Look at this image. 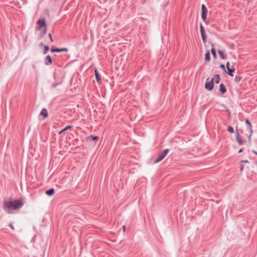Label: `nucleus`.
Segmentation results:
<instances>
[{
    "mask_svg": "<svg viewBox=\"0 0 257 257\" xmlns=\"http://www.w3.org/2000/svg\"><path fill=\"white\" fill-rule=\"evenodd\" d=\"M24 205L23 200L21 199L14 200L13 201H4L3 202V209L9 214L13 213V211L19 209Z\"/></svg>",
    "mask_w": 257,
    "mask_h": 257,
    "instance_id": "f257e3e1",
    "label": "nucleus"
},
{
    "mask_svg": "<svg viewBox=\"0 0 257 257\" xmlns=\"http://www.w3.org/2000/svg\"><path fill=\"white\" fill-rule=\"evenodd\" d=\"M169 150L168 149H165L162 152L160 153L158 155L157 158L154 161L155 163H158L161 161L168 154Z\"/></svg>",
    "mask_w": 257,
    "mask_h": 257,
    "instance_id": "f03ea898",
    "label": "nucleus"
},
{
    "mask_svg": "<svg viewBox=\"0 0 257 257\" xmlns=\"http://www.w3.org/2000/svg\"><path fill=\"white\" fill-rule=\"evenodd\" d=\"M209 79V78L207 79V81L205 85V88L208 90H212L214 87V83L212 80L211 79L208 81Z\"/></svg>",
    "mask_w": 257,
    "mask_h": 257,
    "instance_id": "7ed1b4c3",
    "label": "nucleus"
},
{
    "mask_svg": "<svg viewBox=\"0 0 257 257\" xmlns=\"http://www.w3.org/2000/svg\"><path fill=\"white\" fill-rule=\"evenodd\" d=\"M230 63L229 62L226 63L227 70H225V72L230 76H233V72L235 71V68L233 67L232 68L229 67Z\"/></svg>",
    "mask_w": 257,
    "mask_h": 257,
    "instance_id": "20e7f679",
    "label": "nucleus"
},
{
    "mask_svg": "<svg viewBox=\"0 0 257 257\" xmlns=\"http://www.w3.org/2000/svg\"><path fill=\"white\" fill-rule=\"evenodd\" d=\"M37 24L39 25L38 27V30H40L42 27H47V25L44 19H39L37 22Z\"/></svg>",
    "mask_w": 257,
    "mask_h": 257,
    "instance_id": "39448f33",
    "label": "nucleus"
},
{
    "mask_svg": "<svg viewBox=\"0 0 257 257\" xmlns=\"http://www.w3.org/2000/svg\"><path fill=\"white\" fill-rule=\"evenodd\" d=\"M68 49L67 48H60V49H59V48H55L54 46L52 47L51 48V51L52 52V53H54V52H67L68 51Z\"/></svg>",
    "mask_w": 257,
    "mask_h": 257,
    "instance_id": "423d86ee",
    "label": "nucleus"
},
{
    "mask_svg": "<svg viewBox=\"0 0 257 257\" xmlns=\"http://www.w3.org/2000/svg\"><path fill=\"white\" fill-rule=\"evenodd\" d=\"M236 132L235 133V135H236V141H237V142L238 143V144L239 145H242L246 142L245 140H242L240 138L239 134L237 131V126L236 127Z\"/></svg>",
    "mask_w": 257,
    "mask_h": 257,
    "instance_id": "0eeeda50",
    "label": "nucleus"
},
{
    "mask_svg": "<svg viewBox=\"0 0 257 257\" xmlns=\"http://www.w3.org/2000/svg\"><path fill=\"white\" fill-rule=\"evenodd\" d=\"M245 123H246L247 127L248 128V129L249 130V132H250L249 137H250L251 135H252V129L251 124L250 122L249 121V120L248 119H246V120H245Z\"/></svg>",
    "mask_w": 257,
    "mask_h": 257,
    "instance_id": "6e6552de",
    "label": "nucleus"
},
{
    "mask_svg": "<svg viewBox=\"0 0 257 257\" xmlns=\"http://www.w3.org/2000/svg\"><path fill=\"white\" fill-rule=\"evenodd\" d=\"M45 64L49 65L52 64V59L50 55H47L44 60Z\"/></svg>",
    "mask_w": 257,
    "mask_h": 257,
    "instance_id": "1a4fd4ad",
    "label": "nucleus"
},
{
    "mask_svg": "<svg viewBox=\"0 0 257 257\" xmlns=\"http://www.w3.org/2000/svg\"><path fill=\"white\" fill-rule=\"evenodd\" d=\"M40 114L43 116V119L46 118L48 116V112L47 109L46 108H43Z\"/></svg>",
    "mask_w": 257,
    "mask_h": 257,
    "instance_id": "9d476101",
    "label": "nucleus"
},
{
    "mask_svg": "<svg viewBox=\"0 0 257 257\" xmlns=\"http://www.w3.org/2000/svg\"><path fill=\"white\" fill-rule=\"evenodd\" d=\"M212 81L214 82V81L216 83H218L219 82L220 80V76L219 74H215L213 78L211 79Z\"/></svg>",
    "mask_w": 257,
    "mask_h": 257,
    "instance_id": "9b49d317",
    "label": "nucleus"
},
{
    "mask_svg": "<svg viewBox=\"0 0 257 257\" xmlns=\"http://www.w3.org/2000/svg\"><path fill=\"white\" fill-rule=\"evenodd\" d=\"M219 91L221 92L222 94H224L226 92V89L225 85L221 83L220 84Z\"/></svg>",
    "mask_w": 257,
    "mask_h": 257,
    "instance_id": "f8f14e48",
    "label": "nucleus"
},
{
    "mask_svg": "<svg viewBox=\"0 0 257 257\" xmlns=\"http://www.w3.org/2000/svg\"><path fill=\"white\" fill-rule=\"evenodd\" d=\"M201 14L207 15L208 10L204 4L201 6Z\"/></svg>",
    "mask_w": 257,
    "mask_h": 257,
    "instance_id": "ddd939ff",
    "label": "nucleus"
},
{
    "mask_svg": "<svg viewBox=\"0 0 257 257\" xmlns=\"http://www.w3.org/2000/svg\"><path fill=\"white\" fill-rule=\"evenodd\" d=\"M87 139L88 141L93 140L94 141H97L99 139V138L97 136H93L92 135H90L87 137Z\"/></svg>",
    "mask_w": 257,
    "mask_h": 257,
    "instance_id": "4468645a",
    "label": "nucleus"
},
{
    "mask_svg": "<svg viewBox=\"0 0 257 257\" xmlns=\"http://www.w3.org/2000/svg\"><path fill=\"white\" fill-rule=\"evenodd\" d=\"M94 72H95L96 79L97 81L99 82L101 80L100 76L96 69H95Z\"/></svg>",
    "mask_w": 257,
    "mask_h": 257,
    "instance_id": "2eb2a0df",
    "label": "nucleus"
},
{
    "mask_svg": "<svg viewBox=\"0 0 257 257\" xmlns=\"http://www.w3.org/2000/svg\"><path fill=\"white\" fill-rule=\"evenodd\" d=\"M55 193L54 189L52 188L46 191V194L49 196H52Z\"/></svg>",
    "mask_w": 257,
    "mask_h": 257,
    "instance_id": "dca6fc26",
    "label": "nucleus"
},
{
    "mask_svg": "<svg viewBox=\"0 0 257 257\" xmlns=\"http://www.w3.org/2000/svg\"><path fill=\"white\" fill-rule=\"evenodd\" d=\"M210 60V55L209 51L208 50L207 53L205 55V61L206 62L209 61Z\"/></svg>",
    "mask_w": 257,
    "mask_h": 257,
    "instance_id": "f3484780",
    "label": "nucleus"
},
{
    "mask_svg": "<svg viewBox=\"0 0 257 257\" xmlns=\"http://www.w3.org/2000/svg\"><path fill=\"white\" fill-rule=\"evenodd\" d=\"M218 53L219 54L220 57L222 59H226V56H225L224 55V52L223 51L219 50H218Z\"/></svg>",
    "mask_w": 257,
    "mask_h": 257,
    "instance_id": "a211bd4d",
    "label": "nucleus"
},
{
    "mask_svg": "<svg viewBox=\"0 0 257 257\" xmlns=\"http://www.w3.org/2000/svg\"><path fill=\"white\" fill-rule=\"evenodd\" d=\"M72 127V125H67L65 127H64L63 130H62L61 131H60L59 132V134L60 135L61 134H62L64 132L67 131V130L69 129V128H71Z\"/></svg>",
    "mask_w": 257,
    "mask_h": 257,
    "instance_id": "6ab92c4d",
    "label": "nucleus"
},
{
    "mask_svg": "<svg viewBox=\"0 0 257 257\" xmlns=\"http://www.w3.org/2000/svg\"><path fill=\"white\" fill-rule=\"evenodd\" d=\"M201 37H202V41H203V43H205L207 41V37H206L205 32H203V33H201Z\"/></svg>",
    "mask_w": 257,
    "mask_h": 257,
    "instance_id": "aec40b11",
    "label": "nucleus"
},
{
    "mask_svg": "<svg viewBox=\"0 0 257 257\" xmlns=\"http://www.w3.org/2000/svg\"><path fill=\"white\" fill-rule=\"evenodd\" d=\"M211 53L212 55L213 56L214 58H216V53L215 48L213 47L211 50Z\"/></svg>",
    "mask_w": 257,
    "mask_h": 257,
    "instance_id": "412c9836",
    "label": "nucleus"
},
{
    "mask_svg": "<svg viewBox=\"0 0 257 257\" xmlns=\"http://www.w3.org/2000/svg\"><path fill=\"white\" fill-rule=\"evenodd\" d=\"M49 50V48L48 46H44L43 50V54H46Z\"/></svg>",
    "mask_w": 257,
    "mask_h": 257,
    "instance_id": "4be33fe9",
    "label": "nucleus"
},
{
    "mask_svg": "<svg viewBox=\"0 0 257 257\" xmlns=\"http://www.w3.org/2000/svg\"><path fill=\"white\" fill-rule=\"evenodd\" d=\"M46 32H47V27L44 28V29L42 31V32L41 33V37H43L44 36V35H45L46 34Z\"/></svg>",
    "mask_w": 257,
    "mask_h": 257,
    "instance_id": "5701e85b",
    "label": "nucleus"
},
{
    "mask_svg": "<svg viewBox=\"0 0 257 257\" xmlns=\"http://www.w3.org/2000/svg\"><path fill=\"white\" fill-rule=\"evenodd\" d=\"M241 79V77L240 76H235L234 80L236 82H239Z\"/></svg>",
    "mask_w": 257,
    "mask_h": 257,
    "instance_id": "b1692460",
    "label": "nucleus"
},
{
    "mask_svg": "<svg viewBox=\"0 0 257 257\" xmlns=\"http://www.w3.org/2000/svg\"><path fill=\"white\" fill-rule=\"evenodd\" d=\"M227 131L230 133H234V129L231 126H229L228 127H227Z\"/></svg>",
    "mask_w": 257,
    "mask_h": 257,
    "instance_id": "393cba45",
    "label": "nucleus"
},
{
    "mask_svg": "<svg viewBox=\"0 0 257 257\" xmlns=\"http://www.w3.org/2000/svg\"><path fill=\"white\" fill-rule=\"evenodd\" d=\"M200 28L201 33H202L203 32H205V30H204V27H203L202 23L200 24Z\"/></svg>",
    "mask_w": 257,
    "mask_h": 257,
    "instance_id": "a878e982",
    "label": "nucleus"
},
{
    "mask_svg": "<svg viewBox=\"0 0 257 257\" xmlns=\"http://www.w3.org/2000/svg\"><path fill=\"white\" fill-rule=\"evenodd\" d=\"M201 17H202V19L203 21L204 22H205V21L207 19V15H204V14H201Z\"/></svg>",
    "mask_w": 257,
    "mask_h": 257,
    "instance_id": "bb28decb",
    "label": "nucleus"
},
{
    "mask_svg": "<svg viewBox=\"0 0 257 257\" xmlns=\"http://www.w3.org/2000/svg\"><path fill=\"white\" fill-rule=\"evenodd\" d=\"M220 67L223 70H224V71H225V65L223 64H221L220 65Z\"/></svg>",
    "mask_w": 257,
    "mask_h": 257,
    "instance_id": "cd10ccee",
    "label": "nucleus"
},
{
    "mask_svg": "<svg viewBox=\"0 0 257 257\" xmlns=\"http://www.w3.org/2000/svg\"><path fill=\"white\" fill-rule=\"evenodd\" d=\"M58 85V83H53L52 85V86L53 87V88H55L57 85Z\"/></svg>",
    "mask_w": 257,
    "mask_h": 257,
    "instance_id": "c85d7f7f",
    "label": "nucleus"
},
{
    "mask_svg": "<svg viewBox=\"0 0 257 257\" xmlns=\"http://www.w3.org/2000/svg\"><path fill=\"white\" fill-rule=\"evenodd\" d=\"M9 226L13 229V230H14V226L13 225L12 223H10L9 224Z\"/></svg>",
    "mask_w": 257,
    "mask_h": 257,
    "instance_id": "c756f323",
    "label": "nucleus"
},
{
    "mask_svg": "<svg viewBox=\"0 0 257 257\" xmlns=\"http://www.w3.org/2000/svg\"><path fill=\"white\" fill-rule=\"evenodd\" d=\"M49 36L50 37L51 42H52L53 41V40L52 39V36H51V34L50 33L49 34Z\"/></svg>",
    "mask_w": 257,
    "mask_h": 257,
    "instance_id": "7c9ffc66",
    "label": "nucleus"
},
{
    "mask_svg": "<svg viewBox=\"0 0 257 257\" xmlns=\"http://www.w3.org/2000/svg\"><path fill=\"white\" fill-rule=\"evenodd\" d=\"M241 163H243H243H248V161L247 160H242V161H241Z\"/></svg>",
    "mask_w": 257,
    "mask_h": 257,
    "instance_id": "2f4dec72",
    "label": "nucleus"
},
{
    "mask_svg": "<svg viewBox=\"0 0 257 257\" xmlns=\"http://www.w3.org/2000/svg\"><path fill=\"white\" fill-rule=\"evenodd\" d=\"M243 167H244V166L243 165H241V167H240V171H242L243 169Z\"/></svg>",
    "mask_w": 257,
    "mask_h": 257,
    "instance_id": "473e14b6",
    "label": "nucleus"
},
{
    "mask_svg": "<svg viewBox=\"0 0 257 257\" xmlns=\"http://www.w3.org/2000/svg\"><path fill=\"white\" fill-rule=\"evenodd\" d=\"M243 148H241V149L239 150L238 153H241V152L243 151Z\"/></svg>",
    "mask_w": 257,
    "mask_h": 257,
    "instance_id": "72a5a7b5",
    "label": "nucleus"
},
{
    "mask_svg": "<svg viewBox=\"0 0 257 257\" xmlns=\"http://www.w3.org/2000/svg\"><path fill=\"white\" fill-rule=\"evenodd\" d=\"M252 152L253 154H255V155H257V152H256L255 151H254V150H252Z\"/></svg>",
    "mask_w": 257,
    "mask_h": 257,
    "instance_id": "f704fd0d",
    "label": "nucleus"
},
{
    "mask_svg": "<svg viewBox=\"0 0 257 257\" xmlns=\"http://www.w3.org/2000/svg\"><path fill=\"white\" fill-rule=\"evenodd\" d=\"M122 228H123V231L124 232L125 231V228H126L125 226L123 225L122 226Z\"/></svg>",
    "mask_w": 257,
    "mask_h": 257,
    "instance_id": "c9c22d12",
    "label": "nucleus"
},
{
    "mask_svg": "<svg viewBox=\"0 0 257 257\" xmlns=\"http://www.w3.org/2000/svg\"><path fill=\"white\" fill-rule=\"evenodd\" d=\"M204 22L206 25H208L209 24V21H207V20Z\"/></svg>",
    "mask_w": 257,
    "mask_h": 257,
    "instance_id": "e433bc0d",
    "label": "nucleus"
},
{
    "mask_svg": "<svg viewBox=\"0 0 257 257\" xmlns=\"http://www.w3.org/2000/svg\"><path fill=\"white\" fill-rule=\"evenodd\" d=\"M40 45H41V46L43 45V43H41Z\"/></svg>",
    "mask_w": 257,
    "mask_h": 257,
    "instance_id": "4c0bfd02",
    "label": "nucleus"
}]
</instances>
